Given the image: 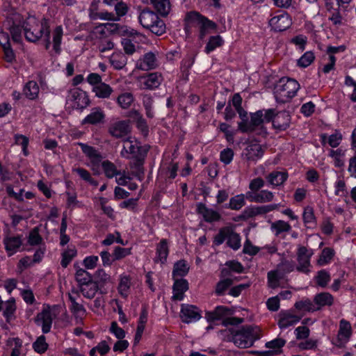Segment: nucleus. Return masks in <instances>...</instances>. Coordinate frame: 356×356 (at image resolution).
I'll return each mask as SVG.
<instances>
[{
  "mask_svg": "<svg viewBox=\"0 0 356 356\" xmlns=\"http://www.w3.org/2000/svg\"><path fill=\"white\" fill-rule=\"evenodd\" d=\"M352 335V327L349 321L341 319L339 322V330L338 332V340L346 342L349 340Z\"/></svg>",
  "mask_w": 356,
  "mask_h": 356,
  "instance_id": "nucleus-21",
  "label": "nucleus"
},
{
  "mask_svg": "<svg viewBox=\"0 0 356 356\" xmlns=\"http://www.w3.org/2000/svg\"><path fill=\"white\" fill-rule=\"evenodd\" d=\"M302 217L304 222L307 227H312L315 225V217L312 207H307L305 209Z\"/></svg>",
  "mask_w": 356,
  "mask_h": 356,
  "instance_id": "nucleus-47",
  "label": "nucleus"
},
{
  "mask_svg": "<svg viewBox=\"0 0 356 356\" xmlns=\"http://www.w3.org/2000/svg\"><path fill=\"white\" fill-rule=\"evenodd\" d=\"M159 16L149 10H143L139 15V22L140 24L145 29H149L153 24L156 22Z\"/></svg>",
  "mask_w": 356,
  "mask_h": 356,
  "instance_id": "nucleus-18",
  "label": "nucleus"
},
{
  "mask_svg": "<svg viewBox=\"0 0 356 356\" xmlns=\"http://www.w3.org/2000/svg\"><path fill=\"white\" fill-rule=\"evenodd\" d=\"M234 310L225 306H218L213 312H206L205 317L209 322L220 320L232 315Z\"/></svg>",
  "mask_w": 356,
  "mask_h": 356,
  "instance_id": "nucleus-12",
  "label": "nucleus"
},
{
  "mask_svg": "<svg viewBox=\"0 0 356 356\" xmlns=\"http://www.w3.org/2000/svg\"><path fill=\"white\" fill-rule=\"evenodd\" d=\"M6 250L8 252V255L11 256L17 252L22 244V241L19 236H6L3 238Z\"/></svg>",
  "mask_w": 356,
  "mask_h": 356,
  "instance_id": "nucleus-19",
  "label": "nucleus"
},
{
  "mask_svg": "<svg viewBox=\"0 0 356 356\" xmlns=\"http://www.w3.org/2000/svg\"><path fill=\"white\" fill-rule=\"evenodd\" d=\"M42 241V238L39 234L38 227L33 228L29 234L28 243L31 245H35L41 243Z\"/></svg>",
  "mask_w": 356,
  "mask_h": 356,
  "instance_id": "nucleus-57",
  "label": "nucleus"
},
{
  "mask_svg": "<svg viewBox=\"0 0 356 356\" xmlns=\"http://www.w3.org/2000/svg\"><path fill=\"white\" fill-rule=\"evenodd\" d=\"M267 277L269 287L275 289L279 286L281 277L278 276L277 271L274 270L268 272Z\"/></svg>",
  "mask_w": 356,
  "mask_h": 356,
  "instance_id": "nucleus-58",
  "label": "nucleus"
},
{
  "mask_svg": "<svg viewBox=\"0 0 356 356\" xmlns=\"http://www.w3.org/2000/svg\"><path fill=\"white\" fill-rule=\"evenodd\" d=\"M197 211L198 213L202 216L204 220L207 222L218 221L221 218V216L218 212L207 208L205 204L202 203H199L197 204Z\"/></svg>",
  "mask_w": 356,
  "mask_h": 356,
  "instance_id": "nucleus-14",
  "label": "nucleus"
},
{
  "mask_svg": "<svg viewBox=\"0 0 356 356\" xmlns=\"http://www.w3.org/2000/svg\"><path fill=\"white\" fill-rule=\"evenodd\" d=\"M146 156H145V150L142 153H139L137 159H133L129 163L131 174L136 177L139 181H142L145 177L144 163Z\"/></svg>",
  "mask_w": 356,
  "mask_h": 356,
  "instance_id": "nucleus-9",
  "label": "nucleus"
},
{
  "mask_svg": "<svg viewBox=\"0 0 356 356\" xmlns=\"http://www.w3.org/2000/svg\"><path fill=\"white\" fill-rule=\"evenodd\" d=\"M143 102L146 111V115L149 118H152L154 117V113L152 111L153 104L152 97L149 95H145L143 98Z\"/></svg>",
  "mask_w": 356,
  "mask_h": 356,
  "instance_id": "nucleus-60",
  "label": "nucleus"
},
{
  "mask_svg": "<svg viewBox=\"0 0 356 356\" xmlns=\"http://www.w3.org/2000/svg\"><path fill=\"white\" fill-rule=\"evenodd\" d=\"M123 142L128 144V152L129 154L132 155L133 159H137L139 156V153H142V151L145 150V156H147V152L149 151V147L147 145L144 146H138L136 145H134L132 141L130 140L129 137H127L126 139L123 140Z\"/></svg>",
  "mask_w": 356,
  "mask_h": 356,
  "instance_id": "nucleus-20",
  "label": "nucleus"
},
{
  "mask_svg": "<svg viewBox=\"0 0 356 356\" xmlns=\"http://www.w3.org/2000/svg\"><path fill=\"white\" fill-rule=\"evenodd\" d=\"M169 253V248L168 245V241L165 238L161 239L160 243L156 246V255L157 257L155 259V262L161 261V264H164Z\"/></svg>",
  "mask_w": 356,
  "mask_h": 356,
  "instance_id": "nucleus-23",
  "label": "nucleus"
},
{
  "mask_svg": "<svg viewBox=\"0 0 356 356\" xmlns=\"http://www.w3.org/2000/svg\"><path fill=\"white\" fill-rule=\"evenodd\" d=\"M8 30L12 36L14 42L20 43L22 42V25L16 24L15 22L8 20Z\"/></svg>",
  "mask_w": 356,
  "mask_h": 356,
  "instance_id": "nucleus-28",
  "label": "nucleus"
},
{
  "mask_svg": "<svg viewBox=\"0 0 356 356\" xmlns=\"http://www.w3.org/2000/svg\"><path fill=\"white\" fill-rule=\"evenodd\" d=\"M26 39L32 42H37L44 35L45 38V48L48 49L51 44L50 29L49 20L43 18L40 23L35 18L24 21L22 24Z\"/></svg>",
  "mask_w": 356,
  "mask_h": 356,
  "instance_id": "nucleus-1",
  "label": "nucleus"
},
{
  "mask_svg": "<svg viewBox=\"0 0 356 356\" xmlns=\"http://www.w3.org/2000/svg\"><path fill=\"white\" fill-rule=\"evenodd\" d=\"M102 165L105 175L109 179L121 174L120 171L117 170L116 166L109 161H103Z\"/></svg>",
  "mask_w": 356,
  "mask_h": 356,
  "instance_id": "nucleus-37",
  "label": "nucleus"
},
{
  "mask_svg": "<svg viewBox=\"0 0 356 356\" xmlns=\"http://www.w3.org/2000/svg\"><path fill=\"white\" fill-rule=\"evenodd\" d=\"M35 321L38 325L42 326V330L44 334L49 332L53 321L49 309H43L41 312L37 314Z\"/></svg>",
  "mask_w": 356,
  "mask_h": 356,
  "instance_id": "nucleus-10",
  "label": "nucleus"
},
{
  "mask_svg": "<svg viewBox=\"0 0 356 356\" xmlns=\"http://www.w3.org/2000/svg\"><path fill=\"white\" fill-rule=\"evenodd\" d=\"M291 116L287 111H282L276 113L273 120V127L279 131L286 129L290 124Z\"/></svg>",
  "mask_w": 356,
  "mask_h": 356,
  "instance_id": "nucleus-13",
  "label": "nucleus"
},
{
  "mask_svg": "<svg viewBox=\"0 0 356 356\" xmlns=\"http://www.w3.org/2000/svg\"><path fill=\"white\" fill-rule=\"evenodd\" d=\"M317 284L323 288L327 285V283L330 280V274L325 270H321L318 272L317 275L315 277Z\"/></svg>",
  "mask_w": 356,
  "mask_h": 356,
  "instance_id": "nucleus-51",
  "label": "nucleus"
},
{
  "mask_svg": "<svg viewBox=\"0 0 356 356\" xmlns=\"http://www.w3.org/2000/svg\"><path fill=\"white\" fill-rule=\"evenodd\" d=\"M227 238V245L233 250H236L241 247V238L239 234L232 231L229 228Z\"/></svg>",
  "mask_w": 356,
  "mask_h": 356,
  "instance_id": "nucleus-35",
  "label": "nucleus"
},
{
  "mask_svg": "<svg viewBox=\"0 0 356 356\" xmlns=\"http://www.w3.org/2000/svg\"><path fill=\"white\" fill-rule=\"evenodd\" d=\"M16 310V306L15 300L13 298L10 300H8L6 304V308L3 311V316L6 318V321L10 323L11 318L13 316L14 312Z\"/></svg>",
  "mask_w": 356,
  "mask_h": 356,
  "instance_id": "nucleus-52",
  "label": "nucleus"
},
{
  "mask_svg": "<svg viewBox=\"0 0 356 356\" xmlns=\"http://www.w3.org/2000/svg\"><path fill=\"white\" fill-rule=\"evenodd\" d=\"M133 113L134 114V118L136 120L137 128L140 129L144 135H147L149 129L146 120L137 111H134Z\"/></svg>",
  "mask_w": 356,
  "mask_h": 356,
  "instance_id": "nucleus-46",
  "label": "nucleus"
},
{
  "mask_svg": "<svg viewBox=\"0 0 356 356\" xmlns=\"http://www.w3.org/2000/svg\"><path fill=\"white\" fill-rule=\"evenodd\" d=\"M79 145L83 152L92 159V162L99 163L101 161L102 156L94 147L83 143H79Z\"/></svg>",
  "mask_w": 356,
  "mask_h": 356,
  "instance_id": "nucleus-29",
  "label": "nucleus"
},
{
  "mask_svg": "<svg viewBox=\"0 0 356 356\" xmlns=\"http://www.w3.org/2000/svg\"><path fill=\"white\" fill-rule=\"evenodd\" d=\"M245 195L241 194L232 197L225 207L232 210H239L245 205Z\"/></svg>",
  "mask_w": 356,
  "mask_h": 356,
  "instance_id": "nucleus-39",
  "label": "nucleus"
},
{
  "mask_svg": "<svg viewBox=\"0 0 356 356\" xmlns=\"http://www.w3.org/2000/svg\"><path fill=\"white\" fill-rule=\"evenodd\" d=\"M294 306L298 310H304L307 312H314L317 310L314 305L309 299L296 302Z\"/></svg>",
  "mask_w": 356,
  "mask_h": 356,
  "instance_id": "nucleus-49",
  "label": "nucleus"
},
{
  "mask_svg": "<svg viewBox=\"0 0 356 356\" xmlns=\"http://www.w3.org/2000/svg\"><path fill=\"white\" fill-rule=\"evenodd\" d=\"M250 122L254 130L257 127L263 126L265 122L264 119V111L259 110L254 113H251Z\"/></svg>",
  "mask_w": 356,
  "mask_h": 356,
  "instance_id": "nucleus-43",
  "label": "nucleus"
},
{
  "mask_svg": "<svg viewBox=\"0 0 356 356\" xmlns=\"http://www.w3.org/2000/svg\"><path fill=\"white\" fill-rule=\"evenodd\" d=\"M223 40L220 35L211 36L209 42H207L205 47V52L209 54L213 51L216 48L221 47L223 44Z\"/></svg>",
  "mask_w": 356,
  "mask_h": 356,
  "instance_id": "nucleus-36",
  "label": "nucleus"
},
{
  "mask_svg": "<svg viewBox=\"0 0 356 356\" xmlns=\"http://www.w3.org/2000/svg\"><path fill=\"white\" fill-rule=\"evenodd\" d=\"M165 29L166 26L165 22L158 17L156 22L153 24L152 26H151L149 30L156 35H161L165 33Z\"/></svg>",
  "mask_w": 356,
  "mask_h": 356,
  "instance_id": "nucleus-48",
  "label": "nucleus"
},
{
  "mask_svg": "<svg viewBox=\"0 0 356 356\" xmlns=\"http://www.w3.org/2000/svg\"><path fill=\"white\" fill-rule=\"evenodd\" d=\"M189 270V266L185 260H179L174 265L173 275L185 276Z\"/></svg>",
  "mask_w": 356,
  "mask_h": 356,
  "instance_id": "nucleus-38",
  "label": "nucleus"
},
{
  "mask_svg": "<svg viewBox=\"0 0 356 356\" xmlns=\"http://www.w3.org/2000/svg\"><path fill=\"white\" fill-rule=\"evenodd\" d=\"M187 19L197 22L200 26V38L203 39L209 33V30H214L217 25L215 22L209 20L208 18L201 15L197 12H190L187 14Z\"/></svg>",
  "mask_w": 356,
  "mask_h": 356,
  "instance_id": "nucleus-4",
  "label": "nucleus"
},
{
  "mask_svg": "<svg viewBox=\"0 0 356 356\" xmlns=\"http://www.w3.org/2000/svg\"><path fill=\"white\" fill-rule=\"evenodd\" d=\"M258 215L259 214L257 207H250L245 209L242 213L238 216V218L246 220Z\"/></svg>",
  "mask_w": 356,
  "mask_h": 356,
  "instance_id": "nucleus-61",
  "label": "nucleus"
},
{
  "mask_svg": "<svg viewBox=\"0 0 356 356\" xmlns=\"http://www.w3.org/2000/svg\"><path fill=\"white\" fill-rule=\"evenodd\" d=\"M161 82V75L156 72L151 73L147 75L144 82L146 88L154 89L158 88Z\"/></svg>",
  "mask_w": 356,
  "mask_h": 356,
  "instance_id": "nucleus-31",
  "label": "nucleus"
},
{
  "mask_svg": "<svg viewBox=\"0 0 356 356\" xmlns=\"http://www.w3.org/2000/svg\"><path fill=\"white\" fill-rule=\"evenodd\" d=\"M313 254L312 251H309L305 246H299L297 251L298 266L296 270L298 272L308 274L310 272L311 266L310 259Z\"/></svg>",
  "mask_w": 356,
  "mask_h": 356,
  "instance_id": "nucleus-6",
  "label": "nucleus"
},
{
  "mask_svg": "<svg viewBox=\"0 0 356 356\" xmlns=\"http://www.w3.org/2000/svg\"><path fill=\"white\" fill-rule=\"evenodd\" d=\"M229 232L228 227L222 228L219 232L214 236L213 243L216 245H221L227 238Z\"/></svg>",
  "mask_w": 356,
  "mask_h": 356,
  "instance_id": "nucleus-62",
  "label": "nucleus"
},
{
  "mask_svg": "<svg viewBox=\"0 0 356 356\" xmlns=\"http://www.w3.org/2000/svg\"><path fill=\"white\" fill-rule=\"evenodd\" d=\"M104 117L105 115L100 108H95L92 109L91 113L84 118L82 121V124H96L101 122Z\"/></svg>",
  "mask_w": 356,
  "mask_h": 356,
  "instance_id": "nucleus-25",
  "label": "nucleus"
},
{
  "mask_svg": "<svg viewBox=\"0 0 356 356\" xmlns=\"http://www.w3.org/2000/svg\"><path fill=\"white\" fill-rule=\"evenodd\" d=\"M333 296L327 292L318 293L314 298V302L316 305H318V307H316L317 310L320 309L322 307L332 305L333 304Z\"/></svg>",
  "mask_w": 356,
  "mask_h": 356,
  "instance_id": "nucleus-24",
  "label": "nucleus"
},
{
  "mask_svg": "<svg viewBox=\"0 0 356 356\" xmlns=\"http://www.w3.org/2000/svg\"><path fill=\"white\" fill-rule=\"evenodd\" d=\"M286 341L281 338H277L266 343V347L270 349H273L275 352V354L282 353V348L285 345Z\"/></svg>",
  "mask_w": 356,
  "mask_h": 356,
  "instance_id": "nucleus-45",
  "label": "nucleus"
},
{
  "mask_svg": "<svg viewBox=\"0 0 356 356\" xmlns=\"http://www.w3.org/2000/svg\"><path fill=\"white\" fill-rule=\"evenodd\" d=\"M75 279L79 287L93 281V277L86 270L80 268L75 273Z\"/></svg>",
  "mask_w": 356,
  "mask_h": 356,
  "instance_id": "nucleus-33",
  "label": "nucleus"
},
{
  "mask_svg": "<svg viewBox=\"0 0 356 356\" xmlns=\"http://www.w3.org/2000/svg\"><path fill=\"white\" fill-rule=\"evenodd\" d=\"M111 64L117 70L122 69L127 63V58L124 55L117 54L111 59Z\"/></svg>",
  "mask_w": 356,
  "mask_h": 356,
  "instance_id": "nucleus-55",
  "label": "nucleus"
},
{
  "mask_svg": "<svg viewBox=\"0 0 356 356\" xmlns=\"http://www.w3.org/2000/svg\"><path fill=\"white\" fill-rule=\"evenodd\" d=\"M287 178L288 173L286 172L279 171H273L266 177V179L269 184L274 186H278L283 184Z\"/></svg>",
  "mask_w": 356,
  "mask_h": 356,
  "instance_id": "nucleus-22",
  "label": "nucleus"
},
{
  "mask_svg": "<svg viewBox=\"0 0 356 356\" xmlns=\"http://www.w3.org/2000/svg\"><path fill=\"white\" fill-rule=\"evenodd\" d=\"M156 66V58L155 54L152 52L145 54L143 60L137 64V67L138 69L145 71L154 69Z\"/></svg>",
  "mask_w": 356,
  "mask_h": 356,
  "instance_id": "nucleus-17",
  "label": "nucleus"
},
{
  "mask_svg": "<svg viewBox=\"0 0 356 356\" xmlns=\"http://www.w3.org/2000/svg\"><path fill=\"white\" fill-rule=\"evenodd\" d=\"M134 101L133 95L129 92L120 95L118 97V102L122 108H127Z\"/></svg>",
  "mask_w": 356,
  "mask_h": 356,
  "instance_id": "nucleus-54",
  "label": "nucleus"
},
{
  "mask_svg": "<svg viewBox=\"0 0 356 356\" xmlns=\"http://www.w3.org/2000/svg\"><path fill=\"white\" fill-rule=\"evenodd\" d=\"M23 92L27 98L30 99H34L38 97L39 92V87L36 82L31 81L26 84Z\"/></svg>",
  "mask_w": 356,
  "mask_h": 356,
  "instance_id": "nucleus-30",
  "label": "nucleus"
},
{
  "mask_svg": "<svg viewBox=\"0 0 356 356\" xmlns=\"http://www.w3.org/2000/svg\"><path fill=\"white\" fill-rule=\"evenodd\" d=\"M108 132L115 138L126 139V136L131 132L129 122L121 120L111 124L108 128Z\"/></svg>",
  "mask_w": 356,
  "mask_h": 356,
  "instance_id": "nucleus-7",
  "label": "nucleus"
},
{
  "mask_svg": "<svg viewBox=\"0 0 356 356\" xmlns=\"http://www.w3.org/2000/svg\"><path fill=\"white\" fill-rule=\"evenodd\" d=\"M156 11L163 17L168 15L170 10V4L169 0H159L152 2Z\"/></svg>",
  "mask_w": 356,
  "mask_h": 356,
  "instance_id": "nucleus-34",
  "label": "nucleus"
},
{
  "mask_svg": "<svg viewBox=\"0 0 356 356\" xmlns=\"http://www.w3.org/2000/svg\"><path fill=\"white\" fill-rule=\"evenodd\" d=\"M271 229L275 230V235L278 236L282 232H289L291 227V225L283 220H277L272 223Z\"/></svg>",
  "mask_w": 356,
  "mask_h": 356,
  "instance_id": "nucleus-44",
  "label": "nucleus"
},
{
  "mask_svg": "<svg viewBox=\"0 0 356 356\" xmlns=\"http://www.w3.org/2000/svg\"><path fill=\"white\" fill-rule=\"evenodd\" d=\"M300 88V84L295 79L282 77L275 84L274 95L280 103H286L293 98Z\"/></svg>",
  "mask_w": 356,
  "mask_h": 356,
  "instance_id": "nucleus-3",
  "label": "nucleus"
},
{
  "mask_svg": "<svg viewBox=\"0 0 356 356\" xmlns=\"http://www.w3.org/2000/svg\"><path fill=\"white\" fill-rule=\"evenodd\" d=\"M264 153V149L255 140L247 143L246 147L243 149L242 157L248 162H256L260 159Z\"/></svg>",
  "mask_w": 356,
  "mask_h": 356,
  "instance_id": "nucleus-5",
  "label": "nucleus"
},
{
  "mask_svg": "<svg viewBox=\"0 0 356 356\" xmlns=\"http://www.w3.org/2000/svg\"><path fill=\"white\" fill-rule=\"evenodd\" d=\"M48 348L49 344L46 342V337L44 335L38 337L35 341L33 343V350L39 354L45 353Z\"/></svg>",
  "mask_w": 356,
  "mask_h": 356,
  "instance_id": "nucleus-40",
  "label": "nucleus"
},
{
  "mask_svg": "<svg viewBox=\"0 0 356 356\" xmlns=\"http://www.w3.org/2000/svg\"><path fill=\"white\" fill-rule=\"evenodd\" d=\"M234 157V151L231 148H226L220 152V161L227 165L231 163Z\"/></svg>",
  "mask_w": 356,
  "mask_h": 356,
  "instance_id": "nucleus-64",
  "label": "nucleus"
},
{
  "mask_svg": "<svg viewBox=\"0 0 356 356\" xmlns=\"http://www.w3.org/2000/svg\"><path fill=\"white\" fill-rule=\"evenodd\" d=\"M315 56L312 51H307L298 60V65L301 67L309 66L314 60Z\"/></svg>",
  "mask_w": 356,
  "mask_h": 356,
  "instance_id": "nucleus-53",
  "label": "nucleus"
},
{
  "mask_svg": "<svg viewBox=\"0 0 356 356\" xmlns=\"http://www.w3.org/2000/svg\"><path fill=\"white\" fill-rule=\"evenodd\" d=\"M92 277L94 282H97L100 288L110 280V276L102 269L97 270Z\"/></svg>",
  "mask_w": 356,
  "mask_h": 356,
  "instance_id": "nucleus-50",
  "label": "nucleus"
},
{
  "mask_svg": "<svg viewBox=\"0 0 356 356\" xmlns=\"http://www.w3.org/2000/svg\"><path fill=\"white\" fill-rule=\"evenodd\" d=\"M334 255V251L330 248H325L322 250V252L317 260V264L319 266H323L329 263Z\"/></svg>",
  "mask_w": 356,
  "mask_h": 356,
  "instance_id": "nucleus-41",
  "label": "nucleus"
},
{
  "mask_svg": "<svg viewBox=\"0 0 356 356\" xmlns=\"http://www.w3.org/2000/svg\"><path fill=\"white\" fill-rule=\"evenodd\" d=\"M63 36V29L60 26H56L53 31V47L54 51L59 54Z\"/></svg>",
  "mask_w": 356,
  "mask_h": 356,
  "instance_id": "nucleus-42",
  "label": "nucleus"
},
{
  "mask_svg": "<svg viewBox=\"0 0 356 356\" xmlns=\"http://www.w3.org/2000/svg\"><path fill=\"white\" fill-rule=\"evenodd\" d=\"M188 289V283L185 279L175 280L172 286V300H181L184 298V293Z\"/></svg>",
  "mask_w": 356,
  "mask_h": 356,
  "instance_id": "nucleus-15",
  "label": "nucleus"
},
{
  "mask_svg": "<svg viewBox=\"0 0 356 356\" xmlns=\"http://www.w3.org/2000/svg\"><path fill=\"white\" fill-rule=\"evenodd\" d=\"M93 92L99 98H108L113 92L112 88L105 83H100L93 87Z\"/></svg>",
  "mask_w": 356,
  "mask_h": 356,
  "instance_id": "nucleus-32",
  "label": "nucleus"
},
{
  "mask_svg": "<svg viewBox=\"0 0 356 356\" xmlns=\"http://www.w3.org/2000/svg\"><path fill=\"white\" fill-rule=\"evenodd\" d=\"M76 254V250L75 249H68L65 251L62 254L61 266L63 268H66Z\"/></svg>",
  "mask_w": 356,
  "mask_h": 356,
  "instance_id": "nucleus-59",
  "label": "nucleus"
},
{
  "mask_svg": "<svg viewBox=\"0 0 356 356\" xmlns=\"http://www.w3.org/2000/svg\"><path fill=\"white\" fill-rule=\"evenodd\" d=\"M79 288L83 296L90 299L93 298L97 291L101 289L97 282H94V280L80 286Z\"/></svg>",
  "mask_w": 356,
  "mask_h": 356,
  "instance_id": "nucleus-26",
  "label": "nucleus"
},
{
  "mask_svg": "<svg viewBox=\"0 0 356 356\" xmlns=\"http://www.w3.org/2000/svg\"><path fill=\"white\" fill-rule=\"evenodd\" d=\"M229 341L241 348L251 347L260 338V328L257 325H245L239 329L229 328Z\"/></svg>",
  "mask_w": 356,
  "mask_h": 356,
  "instance_id": "nucleus-2",
  "label": "nucleus"
},
{
  "mask_svg": "<svg viewBox=\"0 0 356 356\" xmlns=\"http://www.w3.org/2000/svg\"><path fill=\"white\" fill-rule=\"evenodd\" d=\"M269 24L275 31H283L290 27L291 20L287 14H282L272 17Z\"/></svg>",
  "mask_w": 356,
  "mask_h": 356,
  "instance_id": "nucleus-11",
  "label": "nucleus"
},
{
  "mask_svg": "<svg viewBox=\"0 0 356 356\" xmlns=\"http://www.w3.org/2000/svg\"><path fill=\"white\" fill-rule=\"evenodd\" d=\"M71 100L74 102V106L76 108L83 109L89 104V99L86 94L78 89L70 91Z\"/></svg>",
  "mask_w": 356,
  "mask_h": 356,
  "instance_id": "nucleus-16",
  "label": "nucleus"
},
{
  "mask_svg": "<svg viewBox=\"0 0 356 356\" xmlns=\"http://www.w3.org/2000/svg\"><path fill=\"white\" fill-rule=\"evenodd\" d=\"M180 317L182 322L189 323L200 319L201 311L195 305L183 304L181 305Z\"/></svg>",
  "mask_w": 356,
  "mask_h": 356,
  "instance_id": "nucleus-8",
  "label": "nucleus"
},
{
  "mask_svg": "<svg viewBox=\"0 0 356 356\" xmlns=\"http://www.w3.org/2000/svg\"><path fill=\"white\" fill-rule=\"evenodd\" d=\"M233 284L232 280L224 279L218 282L216 287V293L218 295H222L224 292Z\"/></svg>",
  "mask_w": 356,
  "mask_h": 356,
  "instance_id": "nucleus-56",
  "label": "nucleus"
},
{
  "mask_svg": "<svg viewBox=\"0 0 356 356\" xmlns=\"http://www.w3.org/2000/svg\"><path fill=\"white\" fill-rule=\"evenodd\" d=\"M273 197L274 195L273 193L265 190L261 191L257 193V199L256 200V202H268L273 200Z\"/></svg>",
  "mask_w": 356,
  "mask_h": 356,
  "instance_id": "nucleus-63",
  "label": "nucleus"
},
{
  "mask_svg": "<svg viewBox=\"0 0 356 356\" xmlns=\"http://www.w3.org/2000/svg\"><path fill=\"white\" fill-rule=\"evenodd\" d=\"M300 320V317L296 315L284 313L278 322V325L281 329L286 328L298 323Z\"/></svg>",
  "mask_w": 356,
  "mask_h": 356,
  "instance_id": "nucleus-27",
  "label": "nucleus"
}]
</instances>
